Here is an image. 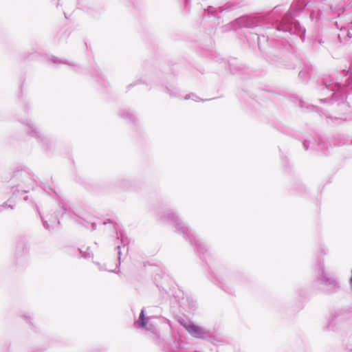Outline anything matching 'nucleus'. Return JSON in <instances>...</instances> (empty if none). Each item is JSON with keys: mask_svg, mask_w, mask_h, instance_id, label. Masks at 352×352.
I'll use <instances>...</instances> for the list:
<instances>
[{"mask_svg": "<svg viewBox=\"0 0 352 352\" xmlns=\"http://www.w3.org/2000/svg\"><path fill=\"white\" fill-rule=\"evenodd\" d=\"M184 327L189 333L197 338H201L205 333L201 328L195 324H187Z\"/></svg>", "mask_w": 352, "mask_h": 352, "instance_id": "nucleus-1", "label": "nucleus"}, {"mask_svg": "<svg viewBox=\"0 0 352 352\" xmlns=\"http://www.w3.org/2000/svg\"><path fill=\"white\" fill-rule=\"evenodd\" d=\"M138 323H139V325L141 326V327H145L146 326V322H145V320H144V311H142V312L140 313V317H139Z\"/></svg>", "mask_w": 352, "mask_h": 352, "instance_id": "nucleus-2", "label": "nucleus"}]
</instances>
